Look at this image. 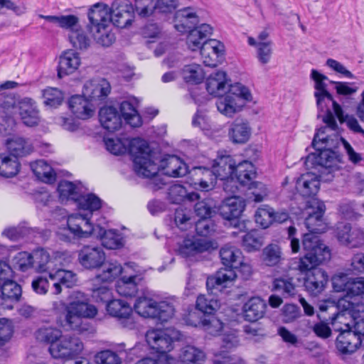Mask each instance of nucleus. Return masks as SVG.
<instances>
[{"mask_svg":"<svg viewBox=\"0 0 364 364\" xmlns=\"http://www.w3.org/2000/svg\"><path fill=\"white\" fill-rule=\"evenodd\" d=\"M220 256L225 267L237 269L242 264V252L235 247L225 245L220 249Z\"/></svg>","mask_w":364,"mask_h":364,"instance_id":"ea45409f","label":"nucleus"},{"mask_svg":"<svg viewBox=\"0 0 364 364\" xmlns=\"http://www.w3.org/2000/svg\"><path fill=\"white\" fill-rule=\"evenodd\" d=\"M182 74L186 82L193 84L200 83L205 77L203 68L200 65L196 63L185 65Z\"/></svg>","mask_w":364,"mask_h":364,"instance_id":"864d4df0","label":"nucleus"},{"mask_svg":"<svg viewBox=\"0 0 364 364\" xmlns=\"http://www.w3.org/2000/svg\"><path fill=\"white\" fill-rule=\"evenodd\" d=\"M175 339L176 338L172 337L168 331L160 329L149 330L146 334V340L150 348L166 358L167 353L173 349Z\"/></svg>","mask_w":364,"mask_h":364,"instance_id":"4468645a","label":"nucleus"},{"mask_svg":"<svg viewBox=\"0 0 364 364\" xmlns=\"http://www.w3.org/2000/svg\"><path fill=\"white\" fill-rule=\"evenodd\" d=\"M92 234L98 237L102 245L107 249L116 250L122 247L124 245V238L119 230H105L97 226L92 232Z\"/></svg>","mask_w":364,"mask_h":364,"instance_id":"4be33fe9","label":"nucleus"},{"mask_svg":"<svg viewBox=\"0 0 364 364\" xmlns=\"http://www.w3.org/2000/svg\"><path fill=\"white\" fill-rule=\"evenodd\" d=\"M188 32L186 43L190 50L195 51L201 48L203 41L212 34L213 28L209 24L203 23Z\"/></svg>","mask_w":364,"mask_h":364,"instance_id":"2f4dec72","label":"nucleus"},{"mask_svg":"<svg viewBox=\"0 0 364 364\" xmlns=\"http://www.w3.org/2000/svg\"><path fill=\"white\" fill-rule=\"evenodd\" d=\"M124 269L117 262L105 263L104 264L102 272L96 276L95 282H102L104 283L112 282L120 274L124 273Z\"/></svg>","mask_w":364,"mask_h":364,"instance_id":"a18cd8bd","label":"nucleus"},{"mask_svg":"<svg viewBox=\"0 0 364 364\" xmlns=\"http://www.w3.org/2000/svg\"><path fill=\"white\" fill-rule=\"evenodd\" d=\"M215 204L211 199H205L197 202L194 206L196 215L199 219L211 218L215 213Z\"/></svg>","mask_w":364,"mask_h":364,"instance_id":"13d9d810","label":"nucleus"},{"mask_svg":"<svg viewBox=\"0 0 364 364\" xmlns=\"http://www.w3.org/2000/svg\"><path fill=\"white\" fill-rule=\"evenodd\" d=\"M262 259L269 267L277 265L283 259L281 248L276 244L268 245L262 251Z\"/></svg>","mask_w":364,"mask_h":364,"instance_id":"603ef678","label":"nucleus"},{"mask_svg":"<svg viewBox=\"0 0 364 364\" xmlns=\"http://www.w3.org/2000/svg\"><path fill=\"white\" fill-rule=\"evenodd\" d=\"M135 11L141 17H148L156 11L155 0H135Z\"/></svg>","mask_w":364,"mask_h":364,"instance_id":"69168bd1","label":"nucleus"},{"mask_svg":"<svg viewBox=\"0 0 364 364\" xmlns=\"http://www.w3.org/2000/svg\"><path fill=\"white\" fill-rule=\"evenodd\" d=\"M178 358L183 364H203L205 354L201 349L188 345L181 348Z\"/></svg>","mask_w":364,"mask_h":364,"instance_id":"a19ab883","label":"nucleus"},{"mask_svg":"<svg viewBox=\"0 0 364 364\" xmlns=\"http://www.w3.org/2000/svg\"><path fill=\"white\" fill-rule=\"evenodd\" d=\"M234 176L239 181L240 186H247L249 190H252L249 196L250 200L258 203L262 201L267 196L268 191L266 186L262 183L253 181L256 171L251 162L243 161L239 163L235 167Z\"/></svg>","mask_w":364,"mask_h":364,"instance_id":"0eeeda50","label":"nucleus"},{"mask_svg":"<svg viewBox=\"0 0 364 364\" xmlns=\"http://www.w3.org/2000/svg\"><path fill=\"white\" fill-rule=\"evenodd\" d=\"M109 82L104 79H95L87 81L83 87V95L91 100H104L110 92Z\"/></svg>","mask_w":364,"mask_h":364,"instance_id":"5701e85b","label":"nucleus"},{"mask_svg":"<svg viewBox=\"0 0 364 364\" xmlns=\"http://www.w3.org/2000/svg\"><path fill=\"white\" fill-rule=\"evenodd\" d=\"M99 119L102 127L110 132L119 129L122 125L121 114L112 106L102 107L99 111Z\"/></svg>","mask_w":364,"mask_h":364,"instance_id":"a878e982","label":"nucleus"},{"mask_svg":"<svg viewBox=\"0 0 364 364\" xmlns=\"http://www.w3.org/2000/svg\"><path fill=\"white\" fill-rule=\"evenodd\" d=\"M156 301L146 296L137 298L134 304V310L140 316L145 318H153L156 316Z\"/></svg>","mask_w":364,"mask_h":364,"instance_id":"c03bdc74","label":"nucleus"},{"mask_svg":"<svg viewBox=\"0 0 364 364\" xmlns=\"http://www.w3.org/2000/svg\"><path fill=\"white\" fill-rule=\"evenodd\" d=\"M58 191L62 201L72 200L75 202L80 194V187L68 181H60L58 186Z\"/></svg>","mask_w":364,"mask_h":364,"instance_id":"8fccbe9b","label":"nucleus"},{"mask_svg":"<svg viewBox=\"0 0 364 364\" xmlns=\"http://www.w3.org/2000/svg\"><path fill=\"white\" fill-rule=\"evenodd\" d=\"M89 23L87 29L95 41L102 46L108 47L115 41L111 31L109 6L104 3H96L87 14Z\"/></svg>","mask_w":364,"mask_h":364,"instance_id":"20e7f679","label":"nucleus"},{"mask_svg":"<svg viewBox=\"0 0 364 364\" xmlns=\"http://www.w3.org/2000/svg\"><path fill=\"white\" fill-rule=\"evenodd\" d=\"M230 86L228 85L226 73L218 70L210 75L206 80V90L208 93L215 97H220L227 93Z\"/></svg>","mask_w":364,"mask_h":364,"instance_id":"c85d7f7f","label":"nucleus"},{"mask_svg":"<svg viewBox=\"0 0 364 364\" xmlns=\"http://www.w3.org/2000/svg\"><path fill=\"white\" fill-rule=\"evenodd\" d=\"M225 96L218 97L216 102L218 110L227 117H232L240 110V106L237 105V100L242 98L245 100H251L252 95L248 88L240 83L230 85L229 92Z\"/></svg>","mask_w":364,"mask_h":364,"instance_id":"1a4fd4ad","label":"nucleus"},{"mask_svg":"<svg viewBox=\"0 0 364 364\" xmlns=\"http://www.w3.org/2000/svg\"><path fill=\"white\" fill-rule=\"evenodd\" d=\"M65 326L70 329H77L81 318H94L97 309L89 303V299L84 293L75 291L71 295V301L65 306Z\"/></svg>","mask_w":364,"mask_h":364,"instance_id":"423d86ee","label":"nucleus"},{"mask_svg":"<svg viewBox=\"0 0 364 364\" xmlns=\"http://www.w3.org/2000/svg\"><path fill=\"white\" fill-rule=\"evenodd\" d=\"M18 110L23 123L28 127H34L40 122L39 111L36 102L30 98H24L18 103Z\"/></svg>","mask_w":364,"mask_h":364,"instance_id":"cd10ccee","label":"nucleus"},{"mask_svg":"<svg viewBox=\"0 0 364 364\" xmlns=\"http://www.w3.org/2000/svg\"><path fill=\"white\" fill-rule=\"evenodd\" d=\"M174 221L176 226L181 230H186L191 226V212L179 208L175 211Z\"/></svg>","mask_w":364,"mask_h":364,"instance_id":"338daca9","label":"nucleus"},{"mask_svg":"<svg viewBox=\"0 0 364 364\" xmlns=\"http://www.w3.org/2000/svg\"><path fill=\"white\" fill-rule=\"evenodd\" d=\"M83 349V344L76 336H62L49 347L51 355L55 358H71L79 354Z\"/></svg>","mask_w":364,"mask_h":364,"instance_id":"9b49d317","label":"nucleus"},{"mask_svg":"<svg viewBox=\"0 0 364 364\" xmlns=\"http://www.w3.org/2000/svg\"><path fill=\"white\" fill-rule=\"evenodd\" d=\"M109 10L110 22L118 28H126L134 21V9L129 0H114Z\"/></svg>","mask_w":364,"mask_h":364,"instance_id":"f8f14e48","label":"nucleus"},{"mask_svg":"<svg viewBox=\"0 0 364 364\" xmlns=\"http://www.w3.org/2000/svg\"><path fill=\"white\" fill-rule=\"evenodd\" d=\"M304 272L306 273L304 282L305 289L311 295L318 296L324 290L328 282L326 272L319 268L306 269Z\"/></svg>","mask_w":364,"mask_h":364,"instance_id":"a211bd4d","label":"nucleus"},{"mask_svg":"<svg viewBox=\"0 0 364 364\" xmlns=\"http://www.w3.org/2000/svg\"><path fill=\"white\" fill-rule=\"evenodd\" d=\"M302 245L306 253L304 257L299 259L295 267L301 272L317 268L318 265L331 258L329 248L321 241L317 235L304 234Z\"/></svg>","mask_w":364,"mask_h":364,"instance_id":"39448f33","label":"nucleus"},{"mask_svg":"<svg viewBox=\"0 0 364 364\" xmlns=\"http://www.w3.org/2000/svg\"><path fill=\"white\" fill-rule=\"evenodd\" d=\"M336 309L344 314H348L355 321L364 314V302L357 299H348V297H342L338 300Z\"/></svg>","mask_w":364,"mask_h":364,"instance_id":"c9c22d12","label":"nucleus"},{"mask_svg":"<svg viewBox=\"0 0 364 364\" xmlns=\"http://www.w3.org/2000/svg\"><path fill=\"white\" fill-rule=\"evenodd\" d=\"M308 216L305 220V225L309 232L308 234H320L327 229L323 222V216L326 210L323 202L316 198L307 203Z\"/></svg>","mask_w":364,"mask_h":364,"instance_id":"9d476101","label":"nucleus"},{"mask_svg":"<svg viewBox=\"0 0 364 364\" xmlns=\"http://www.w3.org/2000/svg\"><path fill=\"white\" fill-rule=\"evenodd\" d=\"M296 188L302 196L312 197L318 192L320 181L315 174L306 173L296 180Z\"/></svg>","mask_w":364,"mask_h":364,"instance_id":"c756f323","label":"nucleus"},{"mask_svg":"<svg viewBox=\"0 0 364 364\" xmlns=\"http://www.w3.org/2000/svg\"><path fill=\"white\" fill-rule=\"evenodd\" d=\"M193 183L196 189L202 191H208L215 185L218 176L213 168L204 166L196 167L193 170Z\"/></svg>","mask_w":364,"mask_h":364,"instance_id":"aec40b11","label":"nucleus"},{"mask_svg":"<svg viewBox=\"0 0 364 364\" xmlns=\"http://www.w3.org/2000/svg\"><path fill=\"white\" fill-rule=\"evenodd\" d=\"M273 208L269 205H264L258 208L255 214V222L263 228H267L273 223Z\"/></svg>","mask_w":364,"mask_h":364,"instance_id":"4d7b16f0","label":"nucleus"},{"mask_svg":"<svg viewBox=\"0 0 364 364\" xmlns=\"http://www.w3.org/2000/svg\"><path fill=\"white\" fill-rule=\"evenodd\" d=\"M6 147L9 156L15 157L26 156L33 151L31 144L22 137H13L6 140Z\"/></svg>","mask_w":364,"mask_h":364,"instance_id":"58836bf2","label":"nucleus"},{"mask_svg":"<svg viewBox=\"0 0 364 364\" xmlns=\"http://www.w3.org/2000/svg\"><path fill=\"white\" fill-rule=\"evenodd\" d=\"M262 245V237L256 230H252L247 232L242 238V245L248 252L257 250Z\"/></svg>","mask_w":364,"mask_h":364,"instance_id":"bf43d9fd","label":"nucleus"},{"mask_svg":"<svg viewBox=\"0 0 364 364\" xmlns=\"http://www.w3.org/2000/svg\"><path fill=\"white\" fill-rule=\"evenodd\" d=\"M106 149L114 155H122L128 152L133 159L134 169L141 177H149L156 174L159 167L154 161H149L150 147L146 141L135 138L121 139L108 138L105 139Z\"/></svg>","mask_w":364,"mask_h":364,"instance_id":"f257e3e1","label":"nucleus"},{"mask_svg":"<svg viewBox=\"0 0 364 364\" xmlns=\"http://www.w3.org/2000/svg\"><path fill=\"white\" fill-rule=\"evenodd\" d=\"M120 112L121 116L132 127H136L141 124L140 116L130 102L123 101L120 105Z\"/></svg>","mask_w":364,"mask_h":364,"instance_id":"3c124183","label":"nucleus"},{"mask_svg":"<svg viewBox=\"0 0 364 364\" xmlns=\"http://www.w3.org/2000/svg\"><path fill=\"white\" fill-rule=\"evenodd\" d=\"M230 206L233 216V227L237 228L240 231H244L245 225L239 220V217L245 210V204L242 198L237 196L229 197Z\"/></svg>","mask_w":364,"mask_h":364,"instance_id":"09e8293b","label":"nucleus"},{"mask_svg":"<svg viewBox=\"0 0 364 364\" xmlns=\"http://www.w3.org/2000/svg\"><path fill=\"white\" fill-rule=\"evenodd\" d=\"M107 313L119 319L128 318L132 314V309L130 305L122 299H113L107 304Z\"/></svg>","mask_w":364,"mask_h":364,"instance_id":"37998d69","label":"nucleus"},{"mask_svg":"<svg viewBox=\"0 0 364 364\" xmlns=\"http://www.w3.org/2000/svg\"><path fill=\"white\" fill-rule=\"evenodd\" d=\"M326 131V127H321L315 134L312 146L316 152L308 155L306 163L321 166L331 173L339 168L340 156L334 149L340 144V136L337 134L325 135Z\"/></svg>","mask_w":364,"mask_h":364,"instance_id":"7ed1b4c3","label":"nucleus"},{"mask_svg":"<svg viewBox=\"0 0 364 364\" xmlns=\"http://www.w3.org/2000/svg\"><path fill=\"white\" fill-rule=\"evenodd\" d=\"M31 168L36 178L46 183H52L55 180V173L52 167L43 160L31 163Z\"/></svg>","mask_w":364,"mask_h":364,"instance_id":"79ce46f5","label":"nucleus"},{"mask_svg":"<svg viewBox=\"0 0 364 364\" xmlns=\"http://www.w3.org/2000/svg\"><path fill=\"white\" fill-rule=\"evenodd\" d=\"M20 169V163L15 157L9 155H0V175L5 178L16 176Z\"/></svg>","mask_w":364,"mask_h":364,"instance_id":"de8ad7c7","label":"nucleus"},{"mask_svg":"<svg viewBox=\"0 0 364 364\" xmlns=\"http://www.w3.org/2000/svg\"><path fill=\"white\" fill-rule=\"evenodd\" d=\"M49 279L53 282L55 289L53 294H59L62 291L61 284L72 287L77 281L76 274L72 271L59 269L55 272L49 273Z\"/></svg>","mask_w":364,"mask_h":364,"instance_id":"4c0bfd02","label":"nucleus"},{"mask_svg":"<svg viewBox=\"0 0 364 364\" xmlns=\"http://www.w3.org/2000/svg\"><path fill=\"white\" fill-rule=\"evenodd\" d=\"M8 277L6 279L0 280L1 296L6 300L7 306H14L18 302L21 296L22 290L19 284Z\"/></svg>","mask_w":364,"mask_h":364,"instance_id":"72a5a7b5","label":"nucleus"},{"mask_svg":"<svg viewBox=\"0 0 364 364\" xmlns=\"http://www.w3.org/2000/svg\"><path fill=\"white\" fill-rule=\"evenodd\" d=\"M364 294V277L352 278L344 297L354 299L355 296Z\"/></svg>","mask_w":364,"mask_h":364,"instance_id":"774afa93","label":"nucleus"},{"mask_svg":"<svg viewBox=\"0 0 364 364\" xmlns=\"http://www.w3.org/2000/svg\"><path fill=\"white\" fill-rule=\"evenodd\" d=\"M150 156L147 157L154 161L159 167L157 173L153 176H149V178H153L155 184V190L161 188V185H164V183L162 179L158 176L159 170L163 171V173L171 177H182L186 175L188 173V166L183 162L179 157L175 155H168L166 157L160 159L156 156V154L150 149ZM150 161V159H148Z\"/></svg>","mask_w":364,"mask_h":364,"instance_id":"6e6552de","label":"nucleus"},{"mask_svg":"<svg viewBox=\"0 0 364 364\" xmlns=\"http://www.w3.org/2000/svg\"><path fill=\"white\" fill-rule=\"evenodd\" d=\"M346 331L340 333L336 341L338 350L343 354L355 352L360 346V337L353 332L350 326L345 324Z\"/></svg>","mask_w":364,"mask_h":364,"instance_id":"b1692460","label":"nucleus"},{"mask_svg":"<svg viewBox=\"0 0 364 364\" xmlns=\"http://www.w3.org/2000/svg\"><path fill=\"white\" fill-rule=\"evenodd\" d=\"M267 304L259 297H252L242 307V316L245 321L255 323L263 318Z\"/></svg>","mask_w":364,"mask_h":364,"instance_id":"bb28decb","label":"nucleus"},{"mask_svg":"<svg viewBox=\"0 0 364 364\" xmlns=\"http://www.w3.org/2000/svg\"><path fill=\"white\" fill-rule=\"evenodd\" d=\"M80 64V58L76 52L70 50L63 53L60 57L58 76L62 78L65 75L73 73Z\"/></svg>","mask_w":364,"mask_h":364,"instance_id":"473e14b6","label":"nucleus"},{"mask_svg":"<svg viewBox=\"0 0 364 364\" xmlns=\"http://www.w3.org/2000/svg\"><path fill=\"white\" fill-rule=\"evenodd\" d=\"M218 244L214 240L186 238L178 247V252L183 257L194 256L197 254L215 250Z\"/></svg>","mask_w":364,"mask_h":364,"instance_id":"f3484780","label":"nucleus"},{"mask_svg":"<svg viewBox=\"0 0 364 364\" xmlns=\"http://www.w3.org/2000/svg\"><path fill=\"white\" fill-rule=\"evenodd\" d=\"M235 268L225 267L220 268L215 275L208 277L206 281V287L208 290H218L226 287L228 284L234 281L237 274Z\"/></svg>","mask_w":364,"mask_h":364,"instance_id":"393cba45","label":"nucleus"},{"mask_svg":"<svg viewBox=\"0 0 364 364\" xmlns=\"http://www.w3.org/2000/svg\"><path fill=\"white\" fill-rule=\"evenodd\" d=\"M219 306V301L212 295H200L197 298L196 308L205 314H213Z\"/></svg>","mask_w":364,"mask_h":364,"instance_id":"6e6d98bb","label":"nucleus"},{"mask_svg":"<svg viewBox=\"0 0 364 364\" xmlns=\"http://www.w3.org/2000/svg\"><path fill=\"white\" fill-rule=\"evenodd\" d=\"M132 266L126 265L124 274L117 282L115 288L117 292L123 296L132 297L136 295L139 290V285L143 280V276L140 273H132L129 270Z\"/></svg>","mask_w":364,"mask_h":364,"instance_id":"2eb2a0df","label":"nucleus"},{"mask_svg":"<svg viewBox=\"0 0 364 364\" xmlns=\"http://www.w3.org/2000/svg\"><path fill=\"white\" fill-rule=\"evenodd\" d=\"M236 166L235 161L232 156L222 155L218 156L214 161L212 168L215 171L218 178L223 180L234 175Z\"/></svg>","mask_w":364,"mask_h":364,"instance_id":"e433bc0d","label":"nucleus"},{"mask_svg":"<svg viewBox=\"0 0 364 364\" xmlns=\"http://www.w3.org/2000/svg\"><path fill=\"white\" fill-rule=\"evenodd\" d=\"M32 267L38 272H46L50 260L49 254L43 249H37L31 253Z\"/></svg>","mask_w":364,"mask_h":364,"instance_id":"e2e57ef3","label":"nucleus"},{"mask_svg":"<svg viewBox=\"0 0 364 364\" xmlns=\"http://www.w3.org/2000/svg\"><path fill=\"white\" fill-rule=\"evenodd\" d=\"M44 104L51 107H57L62 104L64 97L63 92L54 87H48L43 91Z\"/></svg>","mask_w":364,"mask_h":364,"instance_id":"680f3d73","label":"nucleus"},{"mask_svg":"<svg viewBox=\"0 0 364 364\" xmlns=\"http://www.w3.org/2000/svg\"><path fill=\"white\" fill-rule=\"evenodd\" d=\"M62 332L55 327L51 326H43L38 328L35 332L36 340L41 343L55 344L58 340L61 337Z\"/></svg>","mask_w":364,"mask_h":364,"instance_id":"49530a36","label":"nucleus"},{"mask_svg":"<svg viewBox=\"0 0 364 364\" xmlns=\"http://www.w3.org/2000/svg\"><path fill=\"white\" fill-rule=\"evenodd\" d=\"M75 203L79 210L86 213L72 214L68 217V228L60 229L58 232L59 239L65 242H70L74 238L90 237L95 230V228L90 223V217L102 206L101 199L93 193L85 196L80 194Z\"/></svg>","mask_w":364,"mask_h":364,"instance_id":"f03ea898","label":"nucleus"},{"mask_svg":"<svg viewBox=\"0 0 364 364\" xmlns=\"http://www.w3.org/2000/svg\"><path fill=\"white\" fill-rule=\"evenodd\" d=\"M338 242L350 248L364 246V230L360 227H352L349 223H340L336 228Z\"/></svg>","mask_w":364,"mask_h":364,"instance_id":"ddd939ff","label":"nucleus"},{"mask_svg":"<svg viewBox=\"0 0 364 364\" xmlns=\"http://www.w3.org/2000/svg\"><path fill=\"white\" fill-rule=\"evenodd\" d=\"M68 38L70 43L76 49L86 50L90 46V39L80 26L72 33H69Z\"/></svg>","mask_w":364,"mask_h":364,"instance_id":"5fc2aeb1","label":"nucleus"},{"mask_svg":"<svg viewBox=\"0 0 364 364\" xmlns=\"http://www.w3.org/2000/svg\"><path fill=\"white\" fill-rule=\"evenodd\" d=\"M156 309V316L153 318L158 319L161 323L166 322L172 318L175 313L173 305L165 301L158 302Z\"/></svg>","mask_w":364,"mask_h":364,"instance_id":"052dcab7","label":"nucleus"},{"mask_svg":"<svg viewBox=\"0 0 364 364\" xmlns=\"http://www.w3.org/2000/svg\"><path fill=\"white\" fill-rule=\"evenodd\" d=\"M293 279L277 278L274 281V289L280 291L285 297L294 296L296 294V287Z\"/></svg>","mask_w":364,"mask_h":364,"instance_id":"0e129e2a","label":"nucleus"},{"mask_svg":"<svg viewBox=\"0 0 364 364\" xmlns=\"http://www.w3.org/2000/svg\"><path fill=\"white\" fill-rule=\"evenodd\" d=\"M228 135L235 144L246 143L251 135V128L248 122L242 119H236L229 128Z\"/></svg>","mask_w":364,"mask_h":364,"instance_id":"f704fd0d","label":"nucleus"},{"mask_svg":"<svg viewBox=\"0 0 364 364\" xmlns=\"http://www.w3.org/2000/svg\"><path fill=\"white\" fill-rule=\"evenodd\" d=\"M105 258L103 249L97 246L85 245L78 252L79 263L87 269L100 267L105 263Z\"/></svg>","mask_w":364,"mask_h":364,"instance_id":"dca6fc26","label":"nucleus"},{"mask_svg":"<svg viewBox=\"0 0 364 364\" xmlns=\"http://www.w3.org/2000/svg\"><path fill=\"white\" fill-rule=\"evenodd\" d=\"M174 28L181 33H186L196 27L199 18L194 9L186 7L178 10L174 15Z\"/></svg>","mask_w":364,"mask_h":364,"instance_id":"412c9836","label":"nucleus"},{"mask_svg":"<svg viewBox=\"0 0 364 364\" xmlns=\"http://www.w3.org/2000/svg\"><path fill=\"white\" fill-rule=\"evenodd\" d=\"M224 46L215 39L205 41L200 48L201 58L205 66L216 67L221 61Z\"/></svg>","mask_w":364,"mask_h":364,"instance_id":"6ab92c4d","label":"nucleus"},{"mask_svg":"<svg viewBox=\"0 0 364 364\" xmlns=\"http://www.w3.org/2000/svg\"><path fill=\"white\" fill-rule=\"evenodd\" d=\"M69 107L73 114L82 119H86L93 115L94 107L86 96L75 95L69 100Z\"/></svg>","mask_w":364,"mask_h":364,"instance_id":"7c9ffc66","label":"nucleus"}]
</instances>
